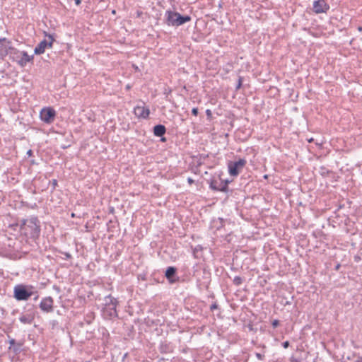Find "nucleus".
<instances>
[{"mask_svg": "<svg viewBox=\"0 0 362 362\" xmlns=\"http://www.w3.org/2000/svg\"><path fill=\"white\" fill-rule=\"evenodd\" d=\"M19 320L23 324H31L33 321V317L30 315H22L19 317Z\"/></svg>", "mask_w": 362, "mask_h": 362, "instance_id": "20", "label": "nucleus"}, {"mask_svg": "<svg viewBox=\"0 0 362 362\" xmlns=\"http://www.w3.org/2000/svg\"><path fill=\"white\" fill-rule=\"evenodd\" d=\"M14 53H18V49L11 46V42L6 37L0 38V57L4 58L10 54L13 57Z\"/></svg>", "mask_w": 362, "mask_h": 362, "instance_id": "6", "label": "nucleus"}, {"mask_svg": "<svg viewBox=\"0 0 362 362\" xmlns=\"http://www.w3.org/2000/svg\"><path fill=\"white\" fill-rule=\"evenodd\" d=\"M161 141H165V138H162V139H161Z\"/></svg>", "mask_w": 362, "mask_h": 362, "instance_id": "41", "label": "nucleus"}, {"mask_svg": "<svg viewBox=\"0 0 362 362\" xmlns=\"http://www.w3.org/2000/svg\"><path fill=\"white\" fill-rule=\"evenodd\" d=\"M355 362H362V356L358 357Z\"/></svg>", "mask_w": 362, "mask_h": 362, "instance_id": "38", "label": "nucleus"}, {"mask_svg": "<svg viewBox=\"0 0 362 362\" xmlns=\"http://www.w3.org/2000/svg\"><path fill=\"white\" fill-rule=\"evenodd\" d=\"M243 281V279L239 276H235L233 280V284L237 286L241 285Z\"/></svg>", "mask_w": 362, "mask_h": 362, "instance_id": "21", "label": "nucleus"}, {"mask_svg": "<svg viewBox=\"0 0 362 362\" xmlns=\"http://www.w3.org/2000/svg\"><path fill=\"white\" fill-rule=\"evenodd\" d=\"M37 298H38V295H37V296L35 297L34 300H36Z\"/></svg>", "mask_w": 362, "mask_h": 362, "instance_id": "39", "label": "nucleus"}, {"mask_svg": "<svg viewBox=\"0 0 362 362\" xmlns=\"http://www.w3.org/2000/svg\"><path fill=\"white\" fill-rule=\"evenodd\" d=\"M52 184H53V186L54 187L57 185V181L56 180H52Z\"/></svg>", "mask_w": 362, "mask_h": 362, "instance_id": "37", "label": "nucleus"}, {"mask_svg": "<svg viewBox=\"0 0 362 362\" xmlns=\"http://www.w3.org/2000/svg\"><path fill=\"white\" fill-rule=\"evenodd\" d=\"M74 216H75V215H74V213H72V214H71V216H72V217H74Z\"/></svg>", "mask_w": 362, "mask_h": 362, "instance_id": "42", "label": "nucleus"}, {"mask_svg": "<svg viewBox=\"0 0 362 362\" xmlns=\"http://www.w3.org/2000/svg\"><path fill=\"white\" fill-rule=\"evenodd\" d=\"M255 356L256 357L259 359V360H262L264 358V354H262L260 353H256L255 354Z\"/></svg>", "mask_w": 362, "mask_h": 362, "instance_id": "30", "label": "nucleus"}, {"mask_svg": "<svg viewBox=\"0 0 362 362\" xmlns=\"http://www.w3.org/2000/svg\"><path fill=\"white\" fill-rule=\"evenodd\" d=\"M272 325L274 328L277 327L279 325V320H274L272 322Z\"/></svg>", "mask_w": 362, "mask_h": 362, "instance_id": "27", "label": "nucleus"}, {"mask_svg": "<svg viewBox=\"0 0 362 362\" xmlns=\"http://www.w3.org/2000/svg\"><path fill=\"white\" fill-rule=\"evenodd\" d=\"M16 223H13V224H10L8 226V228H10L11 230H13V231H18L19 232V227H16V226H13L14 225H16Z\"/></svg>", "mask_w": 362, "mask_h": 362, "instance_id": "25", "label": "nucleus"}, {"mask_svg": "<svg viewBox=\"0 0 362 362\" xmlns=\"http://www.w3.org/2000/svg\"><path fill=\"white\" fill-rule=\"evenodd\" d=\"M62 256V258L63 259H71V255L69 253V252H64L62 250H57Z\"/></svg>", "mask_w": 362, "mask_h": 362, "instance_id": "22", "label": "nucleus"}, {"mask_svg": "<svg viewBox=\"0 0 362 362\" xmlns=\"http://www.w3.org/2000/svg\"><path fill=\"white\" fill-rule=\"evenodd\" d=\"M158 255L166 263L174 262L180 257L177 250H158Z\"/></svg>", "mask_w": 362, "mask_h": 362, "instance_id": "8", "label": "nucleus"}, {"mask_svg": "<svg viewBox=\"0 0 362 362\" xmlns=\"http://www.w3.org/2000/svg\"><path fill=\"white\" fill-rule=\"evenodd\" d=\"M0 256L11 259H16L21 257L18 250H0Z\"/></svg>", "mask_w": 362, "mask_h": 362, "instance_id": "15", "label": "nucleus"}, {"mask_svg": "<svg viewBox=\"0 0 362 362\" xmlns=\"http://www.w3.org/2000/svg\"><path fill=\"white\" fill-rule=\"evenodd\" d=\"M339 267H340L339 264L337 265L336 269H338L339 268Z\"/></svg>", "mask_w": 362, "mask_h": 362, "instance_id": "40", "label": "nucleus"}, {"mask_svg": "<svg viewBox=\"0 0 362 362\" xmlns=\"http://www.w3.org/2000/svg\"><path fill=\"white\" fill-rule=\"evenodd\" d=\"M354 259L356 262H358L361 259V257L358 255L354 256Z\"/></svg>", "mask_w": 362, "mask_h": 362, "instance_id": "34", "label": "nucleus"}, {"mask_svg": "<svg viewBox=\"0 0 362 362\" xmlns=\"http://www.w3.org/2000/svg\"><path fill=\"white\" fill-rule=\"evenodd\" d=\"M56 117L55 110L50 107H44L40 113V117L42 121L46 124H51L54 122Z\"/></svg>", "mask_w": 362, "mask_h": 362, "instance_id": "9", "label": "nucleus"}, {"mask_svg": "<svg viewBox=\"0 0 362 362\" xmlns=\"http://www.w3.org/2000/svg\"><path fill=\"white\" fill-rule=\"evenodd\" d=\"M218 308V304L215 302L210 306V310L213 311L215 309H217Z\"/></svg>", "mask_w": 362, "mask_h": 362, "instance_id": "29", "label": "nucleus"}, {"mask_svg": "<svg viewBox=\"0 0 362 362\" xmlns=\"http://www.w3.org/2000/svg\"><path fill=\"white\" fill-rule=\"evenodd\" d=\"M329 9V6L324 1H315L313 3V11L316 13L326 12Z\"/></svg>", "mask_w": 362, "mask_h": 362, "instance_id": "14", "label": "nucleus"}, {"mask_svg": "<svg viewBox=\"0 0 362 362\" xmlns=\"http://www.w3.org/2000/svg\"><path fill=\"white\" fill-rule=\"evenodd\" d=\"M187 181L189 184H192L194 180L191 177H188Z\"/></svg>", "mask_w": 362, "mask_h": 362, "instance_id": "36", "label": "nucleus"}, {"mask_svg": "<svg viewBox=\"0 0 362 362\" xmlns=\"http://www.w3.org/2000/svg\"><path fill=\"white\" fill-rule=\"evenodd\" d=\"M300 240L302 241V243L299 244V245L301 247H307L308 241H307L306 238L304 236H302V238L300 239Z\"/></svg>", "mask_w": 362, "mask_h": 362, "instance_id": "23", "label": "nucleus"}, {"mask_svg": "<svg viewBox=\"0 0 362 362\" xmlns=\"http://www.w3.org/2000/svg\"><path fill=\"white\" fill-rule=\"evenodd\" d=\"M8 344H10V346L8 347V349L14 353L15 354H18L22 351V346H23V342L21 341H16L14 339L11 338L8 336Z\"/></svg>", "mask_w": 362, "mask_h": 362, "instance_id": "13", "label": "nucleus"}, {"mask_svg": "<svg viewBox=\"0 0 362 362\" xmlns=\"http://www.w3.org/2000/svg\"><path fill=\"white\" fill-rule=\"evenodd\" d=\"M105 306L103 309V315L105 318L112 319L117 317L116 307L117 305V300L112 297L111 295H108L105 297Z\"/></svg>", "mask_w": 362, "mask_h": 362, "instance_id": "3", "label": "nucleus"}, {"mask_svg": "<svg viewBox=\"0 0 362 362\" xmlns=\"http://www.w3.org/2000/svg\"><path fill=\"white\" fill-rule=\"evenodd\" d=\"M44 34L45 36L48 38V40H43L35 47L34 50V53L35 54H43L46 48L52 47L53 42L55 41L54 35H51L46 32H44Z\"/></svg>", "mask_w": 362, "mask_h": 362, "instance_id": "5", "label": "nucleus"}, {"mask_svg": "<svg viewBox=\"0 0 362 362\" xmlns=\"http://www.w3.org/2000/svg\"><path fill=\"white\" fill-rule=\"evenodd\" d=\"M290 345V343L288 341H286L282 343V346L284 349H287Z\"/></svg>", "mask_w": 362, "mask_h": 362, "instance_id": "31", "label": "nucleus"}, {"mask_svg": "<svg viewBox=\"0 0 362 362\" xmlns=\"http://www.w3.org/2000/svg\"><path fill=\"white\" fill-rule=\"evenodd\" d=\"M54 300L52 297L48 296L43 298L39 305L40 308L45 313H52L54 310Z\"/></svg>", "mask_w": 362, "mask_h": 362, "instance_id": "11", "label": "nucleus"}, {"mask_svg": "<svg viewBox=\"0 0 362 362\" xmlns=\"http://www.w3.org/2000/svg\"><path fill=\"white\" fill-rule=\"evenodd\" d=\"M202 250H192V255L194 258H198L201 255Z\"/></svg>", "mask_w": 362, "mask_h": 362, "instance_id": "24", "label": "nucleus"}, {"mask_svg": "<svg viewBox=\"0 0 362 362\" xmlns=\"http://www.w3.org/2000/svg\"><path fill=\"white\" fill-rule=\"evenodd\" d=\"M242 83H243V77L239 76L238 84H237L236 88H235L236 90H238L239 88H240V87L242 86Z\"/></svg>", "mask_w": 362, "mask_h": 362, "instance_id": "26", "label": "nucleus"}, {"mask_svg": "<svg viewBox=\"0 0 362 362\" xmlns=\"http://www.w3.org/2000/svg\"><path fill=\"white\" fill-rule=\"evenodd\" d=\"M13 58L17 61L19 65L25 66L28 62L33 60V56H29L26 52L18 50V53H14Z\"/></svg>", "mask_w": 362, "mask_h": 362, "instance_id": "10", "label": "nucleus"}, {"mask_svg": "<svg viewBox=\"0 0 362 362\" xmlns=\"http://www.w3.org/2000/svg\"><path fill=\"white\" fill-rule=\"evenodd\" d=\"M198 113H199V110H198V108L197 107H194L192 110V114L194 116H197L198 115Z\"/></svg>", "mask_w": 362, "mask_h": 362, "instance_id": "28", "label": "nucleus"}, {"mask_svg": "<svg viewBox=\"0 0 362 362\" xmlns=\"http://www.w3.org/2000/svg\"><path fill=\"white\" fill-rule=\"evenodd\" d=\"M246 160L243 158H240L238 161L229 162L228 164V173L230 175L235 177L239 175L240 171L245 167Z\"/></svg>", "mask_w": 362, "mask_h": 362, "instance_id": "7", "label": "nucleus"}, {"mask_svg": "<svg viewBox=\"0 0 362 362\" xmlns=\"http://www.w3.org/2000/svg\"><path fill=\"white\" fill-rule=\"evenodd\" d=\"M166 132V128L163 124H157L153 127V134L156 136H163Z\"/></svg>", "mask_w": 362, "mask_h": 362, "instance_id": "19", "label": "nucleus"}, {"mask_svg": "<svg viewBox=\"0 0 362 362\" xmlns=\"http://www.w3.org/2000/svg\"><path fill=\"white\" fill-rule=\"evenodd\" d=\"M206 115L208 117V118H211V116H212V112H211V111L209 109H207L206 110Z\"/></svg>", "mask_w": 362, "mask_h": 362, "instance_id": "32", "label": "nucleus"}, {"mask_svg": "<svg viewBox=\"0 0 362 362\" xmlns=\"http://www.w3.org/2000/svg\"><path fill=\"white\" fill-rule=\"evenodd\" d=\"M74 1L77 6L80 5L81 3V0H74Z\"/></svg>", "mask_w": 362, "mask_h": 362, "instance_id": "35", "label": "nucleus"}, {"mask_svg": "<svg viewBox=\"0 0 362 362\" xmlns=\"http://www.w3.org/2000/svg\"><path fill=\"white\" fill-rule=\"evenodd\" d=\"M13 226L19 227V233L28 238H37L40 233V222L35 216L21 219Z\"/></svg>", "mask_w": 362, "mask_h": 362, "instance_id": "1", "label": "nucleus"}, {"mask_svg": "<svg viewBox=\"0 0 362 362\" xmlns=\"http://www.w3.org/2000/svg\"><path fill=\"white\" fill-rule=\"evenodd\" d=\"M32 289H33L32 286L16 285L13 289V296L17 300H27L35 293Z\"/></svg>", "mask_w": 362, "mask_h": 362, "instance_id": "4", "label": "nucleus"}, {"mask_svg": "<svg viewBox=\"0 0 362 362\" xmlns=\"http://www.w3.org/2000/svg\"><path fill=\"white\" fill-rule=\"evenodd\" d=\"M177 269L174 267H169L165 271V276L170 283H175L176 279L174 278L176 274Z\"/></svg>", "mask_w": 362, "mask_h": 362, "instance_id": "17", "label": "nucleus"}, {"mask_svg": "<svg viewBox=\"0 0 362 362\" xmlns=\"http://www.w3.org/2000/svg\"><path fill=\"white\" fill-rule=\"evenodd\" d=\"M27 155H28V156H31L33 155V151H32L31 149L28 150V151H27Z\"/></svg>", "mask_w": 362, "mask_h": 362, "instance_id": "33", "label": "nucleus"}, {"mask_svg": "<svg viewBox=\"0 0 362 362\" xmlns=\"http://www.w3.org/2000/svg\"><path fill=\"white\" fill-rule=\"evenodd\" d=\"M228 180H221L220 182H218L216 180H212L210 183V187L216 191L226 192L228 191Z\"/></svg>", "mask_w": 362, "mask_h": 362, "instance_id": "12", "label": "nucleus"}, {"mask_svg": "<svg viewBox=\"0 0 362 362\" xmlns=\"http://www.w3.org/2000/svg\"><path fill=\"white\" fill-rule=\"evenodd\" d=\"M159 350L161 353L168 354L173 352V349L170 343L167 341H164L160 343Z\"/></svg>", "mask_w": 362, "mask_h": 362, "instance_id": "18", "label": "nucleus"}, {"mask_svg": "<svg viewBox=\"0 0 362 362\" xmlns=\"http://www.w3.org/2000/svg\"><path fill=\"white\" fill-rule=\"evenodd\" d=\"M165 21L169 26H180L191 21L189 16H182L180 13L172 11H166Z\"/></svg>", "mask_w": 362, "mask_h": 362, "instance_id": "2", "label": "nucleus"}, {"mask_svg": "<svg viewBox=\"0 0 362 362\" xmlns=\"http://www.w3.org/2000/svg\"><path fill=\"white\" fill-rule=\"evenodd\" d=\"M134 114L139 117L146 119L148 117L150 110L148 107L138 105L134 108Z\"/></svg>", "mask_w": 362, "mask_h": 362, "instance_id": "16", "label": "nucleus"}]
</instances>
